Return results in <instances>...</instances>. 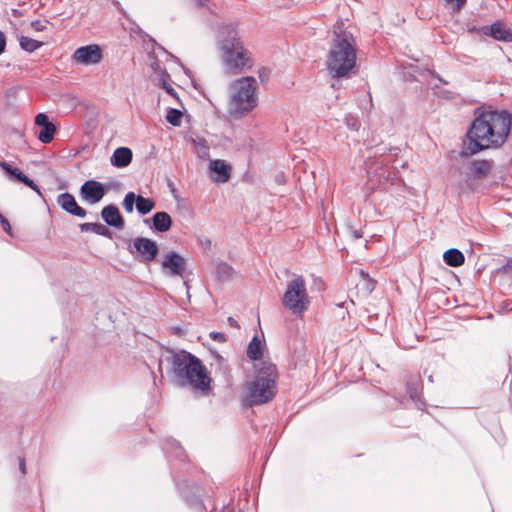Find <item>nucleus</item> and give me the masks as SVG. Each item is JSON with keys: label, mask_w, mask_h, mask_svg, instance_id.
Instances as JSON below:
<instances>
[{"label": "nucleus", "mask_w": 512, "mask_h": 512, "mask_svg": "<svg viewBox=\"0 0 512 512\" xmlns=\"http://www.w3.org/2000/svg\"><path fill=\"white\" fill-rule=\"evenodd\" d=\"M155 201L142 195H137L136 210L141 215L150 213L155 208Z\"/></svg>", "instance_id": "nucleus-26"}, {"label": "nucleus", "mask_w": 512, "mask_h": 512, "mask_svg": "<svg viewBox=\"0 0 512 512\" xmlns=\"http://www.w3.org/2000/svg\"><path fill=\"white\" fill-rule=\"evenodd\" d=\"M506 267H507L508 269L512 270V258H510V259L507 261Z\"/></svg>", "instance_id": "nucleus-47"}, {"label": "nucleus", "mask_w": 512, "mask_h": 512, "mask_svg": "<svg viewBox=\"0 0 512 512\" xmlns=\"http://www.w3.org/2000/svg\"><path fill=\"white\" fill-rule=\"evenodd\" d=\"M467 32L469 34H477V35H487V26H476V25H467Z\"/></svg>", "instance_id": "nucleus-34"}, {"label": "nucleus", "mask_w": 512, "mask_h": 512, "mask_svg": "<svg viewBox=\"0 0 512 512\" xmlns=\"http://www.w3.org/2000/svg\"><path fill=\"white\" fill-rule=\"evenodd\" d=\"M264 344L258 336H254L249 342L246 350L247 357L250 360L257 361L263 357Z\"/></svg>", "instance_id": "nucleus-22"}, {"label": "nucleus", "mask_w": 512, "mask_h": 512, "mask_svg": "<svg viewBox=\"0 0 512 512\" xmlns=\"http://www.w3.org/2000/svg\"><path fill=\"white\" fill-rule=\"evenodd\" d=\"M101 217L105 223L117 229H123L125 221L117 206L110 204L102 208Z\"/></svg>", "instance_id": "nucleus-16"}, {"label": "nucleus", "mask_w": 512, "mask_h": 512, "mask_svg": "<svg viewBox=\"0 0 512 512\" xmlns=\"http://www.w3.org/2000/svg\"><path fill=\"white\" fill-rule=\"evenodd\" d=\"M459 189L461 193L474 192L476 189L474 179L471 176H467L465 183L460 185Z\"/></svg>", "instance_id": "nucleus-31"}, {"label": "nucleus", "mask_w": 512, "mask_h": 512, "mask_svg": "<svg viewBox=\"0 0 512 512\" xmlns=\"http://www.w3.org/2000/svg\"><path fill=\"white\" fill-rule=\"evenodd\" d=\"M72 59L76 63L85 66L95 65L102 61L103 50L97 44L81 46L74 51Z\"/></svg>", "instance_id": "nucleus-11"}, {"label": "nucleus", "mask_w": 512, "mask_h": 512, "mask_svg": "<svg viewBox=\"0 0 512 512\" xmlns=\"http://www.w3.org/2000/svg\"><path fill=\"white\" fill-rule=\"evenodd\" d=\"M137 195L134 192H128L122 202L123 208L127 213H132L134 205L136 206Z\"/></svg>", "instance_id": "nucleus-29"}, {"label": "nucleus", "mask_w": 512, "mask_h": 512, "mask_svg": "<svg viewBox=\"0 0 512 512\" xmlns=\"http://www.w3.org/2000/svg\"><path fill=\"white\" fill-rule=\"evenodd\" d=\"M276 366L264 361L255 379L247 384L246 406L253 407L270 401L276 394Z\"/></svg>", "instance_id": "nucleus-5"}, {"label": "nucleus", "mask_w": 512, "mask_h": 512, "mask_svg": "<svg viewBox=\"0 0 512 512\" xmlns=\"http://www.w3.org/2000/svg\"><path fill=\"white\" fill-rule=\"evenodd\" d=\"M19 45L24 51L32 53L39 49L43 43L27 36H21L19 38Z\"/></svg>", "instance_id": "nucleus-27"}, {"label": "nucleus", "mask_w": 512, "mask_h": 512, "mask_svg": "<svg viewBox=\"0 0 512 512\" xmlns=\"http://www.w3.org/2000/svg\"><path fill=\"white\" fill-rule=\"evenodd\" d=\"M351 234H352L354 239H360L363 236L362 233L360 231H358V230H352Z\"/></svg>", "instance_id": "nucleus-46"}, {"label": "nucleus", "mask_w": 512, "mask_h": 512, "mask_svg": "<svg viewBox=\"0 0 512 512\" xmlns=\"http://www.w3.org/2000/svg\"><path fill=\"white\" fill-rule=\"evenodd\" d=\"M57 204L68 214L84 218L87 215V211L78 205L75 197L68 193H62L57 197Z\"/></svg>", "instance_id": "nucleus-15"}, {"label": "nucleus", "mask_w": 512, "mask_h": 512, "mask_svg": "<svg viewBox=\"0 0 512 512\" xmlns=\"http://www.w3.org/2000/svg\"><path fill=\"white\" fill-rule=\"evenodd\" d=\"M356 66V48L352 33L334 31L326 57V67L334 79L349 77Z\"/></svg>", "instance_id": "nucleus-3"}, {"label": "nucleus", "mask_w": 512, "mask_h": 512, "mask_svg": "<svg viewBox=\"0 0 512 512\" xmlns=\"http://www.w3.org/2000/svg\"><path fill=\"white\" fill-rule=\"evenodd\" d=\"M467 0H445L446 3L453 5V11H459L466 3Z\"/></svg>", "instance_id": "nucleus-36"}, {"label": "nucleus", "mask_w": 512, "mask_h": 512, "mask_svg": "<svg viewBox=\"0 0 512 512\" xmlns=\"http://www.w3.org/2000/svg\"><path fill=\"white\" fill-rule=\"evenodd\" d=\"M361 275L364 277V278H367L368 279V289L370 291H372L375 287V284H374V281L372 279L369 278V275L367 273H365L364 271H361Z\"/></svg>", "instance_id": "nucleus-43"}, {"label": "nucleus", "mask_w": 512, "mask_h": 512, "mask_svg": "<svg viewBox=\"0 0 512 512\" xmlns=\"http://www.w3.org/2000/svg\"><path fill=\"white\" fill-rule=\"evenodd\" d=\"M191 143H192L194 150L197 153L199 158H201V159L209 158L210 147L205 138L200 137V136L191 138Z\"/></svg>", "instance_id": "nucleus-25"}, {"label": "nucleus", "mask_w": 512, "mask_h": 512, "mask_svg": "<svg viewBox=\"0 0 512 512\" xmlns=\"http://www.w3.org/2000/svg\"><path fill=\"white\" fill-rule=\"evenodd\" d=\"M219 44L225 69L230 74H237L249 64L247 50L243 47L239 33L234 24H227L219 31Z\"/></svg>", "instance_id": "nucleus-4"}, {"label": "nucleus", "mask_w": 512, "mask_h": 512, "mask_svg": "<svg viewBox=\"0 0 512 512\" xmlns=\"http://www.w3.org/2000/svg\"><path fill=\"white\" fill-rule=\"evenodd\" d=\"M227 322L229 326L240 329L239 323L233 317H228Z\"/></svg>", "instance_id": "nucleus-45"}, {"label": "nucleus", "mask_w": 512, "mask_h": 512, "mask_svg": "<svg viewBox=\"0 0 512 512\" xmlns=\"http://www.w3.org/2000/svg\"><path fill=\"white\" fill-rule=\"evenodd\" d=\"M6 38L3 32L0 31V55L5 51Z\"/></svg>", "instance_id": "nucleus-42"}, {"label": "nucleus", "mask_w": 512, "mask_h": 512, "mask_svg": "<svg viewBox=\"0 0 512 512\" xmlns=\"http://www.w3.org/2000/svg\"><path fill=\"white\" fill-rule=\"evenodd\" d=\"M133 158L132 150L128 147H118L114 150L110 163L112 166L117 168L127 167Z\"/></svg>", "instance_id": "nucleus-20"}, {"label": "nucleus", "mask_w": 512, "mask_h": 512, "mask_svg": "<svg viewBox=\"0 0 512 512\" xmlns=\"http://www.w3.org/2000/svg\"><path fill=\"white\" fill-rule=\"evenodd\" d=\"M209 168L213 173H215L213 178L215 182H227L231 176V166L225 160H212Z\"/></svg>", "instance_id": "nucleus-18"}, {"label": "nucleus", "mask_w": 512, "mask_h": 512, "mask_svg": "<svg viewBox=\"0 0 512 512\" xmlns=\"http://www.w3.org/2000/svg\"><path fill=\"white\" fill-rule=\"evenodd\" d=\"M497 41L512 42V30L503 22L496 21L491 26H487V35Z\"/></svg>", "instance_id": "nucleus-19"}, {"label": "nucleus", "mask_w": 512, "mask_h": 512, "mask_svg": "<svg viewBox=\"0 0 512 512\" xmlns=\"http://www.w3.org/2000/svg\"><path fill=\"white\" fill-rule=\"evenodd\" d=\"M443 259L445 263L451 267H458L465 261L463 253L456 248H451L445 251L443 254Z\"/></svg>", "instance_id": "nucleus-24"}, {"label": "nucleus", "mask_w": 512, "mask_h": 512, "mask_svg": "<svg viewBox=\"0 0 512 512\" xmlns=\"http://www.w3.org/2000/svg\"><path fill=\"white\" fill-rule=\"evenodd\" d=\"M345 124L350 130H358L360 127V122L356 116L347 115L345 117Z\"/></svg>", "instance_id": "nucleus-32"}, {"label": "nucleus", "mask_w": 512, "mask_h": 512, "mask_svg": "<svg viewBox=\"0 0 512 512\" xmlns=\"http://www.w3.org/2000/svg\"><path fill=\"white\" fill-rule=\"evenodd\" d=\"M512 131V115L506 110L478 108L468 131L467 152L462 155H474L487 149H499Z\"/></svg>", "instance_id": "nucleus-1"}, {"label": "nucleus", "mask_w": 512, "mask_h": 512, "mask_svg": "<svg viewBox=\"0 0 512 512\" xmlns=\"http://www.w3.org/2000/svg\"><path fill=\"white\" fill-rule=\"evenodd\" d=\"M230 90L228 114L231 118L240 119L257 106L258 97L254 77H242L233 81Z\"/></svg>", "instance_id": "nucleus-6"}, {"label": "nucleus", "mask_w": 512, "mask_h": 512, "mask_svg": "<svg viewBox=\"0 0 512 512\" xmlns=\"http://www.w3.org/2000/svg\"><path fill=\"white\" fill-rule=\"evenodd\" d=\"M0 167L9 176L10 180H16L18 182H21L24 185L31 188L32 190H34L39 196H42V193L39 187L35 184V182L32 179H30L27 175H25L19 168L12 167L6 161H1Z\"/></svg>", "instance_id": "nucleus-14"}, {"label": "nucleus", "mask_w": 512, "mask_h": 512, "mask_svg": "<svg viewBox=\"0 0 512 512\" xmlns=\"http://www.w3.org/2000/svg\"><path fill=\"white\" fill-rule=\"evenodd\" d=\"M94 233L109 239L112 238V232L105 225L100 223H96Z\"/></svg>", "instance_id": "nucleus-33"}, {"label": "nucleus", "mask_w": 512, "mask_h": 512, "mask_svg": "<svg viewBox=\"0 0 512 512\" xmlns=\"http://www.w3.org/2000/svg\"><path fill=\"white\" fill-rule=\"evenodd\" d=\"M35 125L41 127L37 137L38 140L44 144L50 143L54 139L56 133V126L49 120L45 113H38L35 116Z\"/></svg>", "instance_id": "nucleus-13"}, {"label": "nucleus", "mask_w": 512, "mask_h": 512, "mask_svg": "<svg viewBox=\"0 0 512 512\" xmlns=\"http://www.w3.org/2000/svg\"><path fill=\"white\" fill-rule=\"evenodd\" d=\"M163 363H167V372L180 386H190L205 393L210 390L211 377L202 361L185 350L167 349L159 359L158 372L163 377Z\"/></svg>", "instance_id": "nucleus-2"}, {"label": "nucleus", "mask_w": 512, "mask_h": 512, "mask_svg": "<svg viewBox=\"0 0 512 512\" xmlns=\"http://www.w3.org/2000/svg\"><path fill=\"white\" fill-rule=\"evenodd\" d=\"M19 469L23 475L26 474V463L24 457H19Z\"/></svg>", "instance_id": "nucleus-44"}, {"label": "nucleus", "mask_w": 512, "mask_h": 512, "mask_svg": "<svg viewBox=\"0 0 512 512\" xmlns=\"http://www.w3.org/2000/svg\"><path fill=\"white\" fill-rule=\"evenodd\" d=\"M282 305L293 314H302L308 310L310 297L303 276L296 275L288 281L282 297Z\"/></svg>", "instance_id": "nucleus-7"}, {"label": "nucleus", "mask_w": 512, "mask_h": 512, "mask_svg": "<svg viewBox=\"0 0 512 512\" xmlns=\"http://www.w3.org/2000/svg\"><path fill=\"white\" fill-rule=\"evenodd\" d=\"M196 2H198L200 5H205L208 0H195Z\"/></svg>", "instance_id": "nucleus-48"}, {"label": "nucleus", "mask_w": 512, "mask_h": 512, "mask_svg": "<svg viewBox=\"0 0 512 512\" xmlns=\"http://www.w3.org/2000/svg\"><path fill=\"white\" fill-rule=\"evenodd\" d=\"M209 336L211 339H213L214 341H217L219 343H225L227 341L225 334L221 333V332L212 331L209 334Z\"/></svg>", "instance_id": "nucleus-35"}, {"label": "nucleus", "mask_w": 512, "mask_h": 512, "mask_svg": "<svg viewBox=\"0 0 512 512\" xmlns=\"http://www.w3.org/2000/svg\"><path fill=\"white\" fill-rule=\"evenodd\" d=\"M332 87H333V88H336V87H337L336 83H333V84H332Z\"/></svg>", "instance_id": "nucleus-50"}, {"label": "nucleus", "mask_w": 512, "mask_h": 512, "mask_svg": "<svg viewBox=\"0 0 512 512\" xmlns=\"http://www.w3.org/2000/svg\"><path fill=\"white\" fill-rule=\"evenodd\" d=\"M144 223L156 232L164 233L170 230L172 226V218L165 211L156 212L151 219H145Z\"/></svg>", "instance_id": "nucleus-17"}, {"label": "nucleus", "mask_w": 512, "mask_h": 512, "mask_svg": "<svg viewBox=\"0 0 512 512\" xmlns=\"http://www.w3.org/2000/svg\"><path fill=\"white\" fill-rule=\"evenodd\" d=\"M429 381H430V382H433V378H432V376H429Z\"/></svg>", "instance_id": "nucleus-49"}, {"label": "nucleus", "mask_w": 512, "mask_h": 512, "mask_svg": "<svg viewBox=\"0 0 512 512\" xmlns=\"http://www.w3.org/2000/svg\"><path fill=\"white\" fill-rule=\"evenodd\" d=\"M119 182L104 184L97 180H87L80 187V197L89 204H96L102 200L110 187H118Z\"/></svg>", "instance_id": "nucleus-10"}, {"label": "nucleus", "mask_w": 512, "mask_h": 512, "mask_svg": "<svg viewBox=\"0 0 512 512\" xmlns=\"http://www.w3.org/2000/svg\"><path fill=\"white\" fill-rule=\"evenodd\" d=\"M161 266L165 274L183 277L186 269V260L178 252L170 251L163 258Z\"/></svg>", "instance_id": "nucleus-12"}, {"label": "nucleus", "mask_w": 512, "mask_h": 512, "mask_svg": "<svg viewBox=\"0 0 512 512\" xmlns=\"http://www.w3.org/2000/svg\"><path fill=\"white\" fill-rule=\"evenodd\" d=\"M259 74V78L261 79V81H266L269 79V76H270V69L266 68V67H263L259 70L258 72Z\"/></svg>", "instance_id": "nucleus-40"}, {"label": "nucleus", "mask_w": 512, "mask_h": 512, "mask_svg": "<svg viewBox=\"0 0 512 512\" xmlns=\"http://www.w3.org/2000/svg\"><path fill=\"white\" fill-rule=\"evenodd\" d=\"M371 150L372 149L367 150L369 154L365 156L366 159L364 162L367 175L371 180H373V178H378L379 185H384L390 177V173L385 168L387 160L383 158L382 153H380L382 149L376 148L373 155Z\"/></svg>", "instance_id": "nucleus-9"}, {"label": "nucleus", "mask_w": 512, "mask_h": 512, "mask_svg": "<svg viewBox=\"0 0 512 512\" xmlns=\"http://www.w3.org/2000/svg\"><path fill=\"white\" fill-rule=\"evenodd\" d=\"M471 173L474 179H481L488 175L492 169V161L490 160H475L471 163Z\"/></svg>", "instance_id": "nucleus-21"}, {"label": "nucleus", "mask_w": 512, "mask_h": 512, "mask_svg": "<svg viewBox=\"0 0 512 512\" xmlns=\"http://www.w3.org/2000/svg\"><path fill=\"white\" fill-rule=\"evenodd\" d=\"M0 223L2 225V228L5 232L8 234H11V225L9 221L0 213Z\"/></svg>", "instance_id": "nucleus-38"}, {"label": "nucleus", "mask_w": 512, "mask_h": 512, "mask_svg": "<svg viewBox=\"0 0 512 512\" xmlns=\"http://www.w3.org/2000/svg\"><path fill=\"white\" fill-rule=\"evenodd\" d=\"M127 251L136 261L149 264L156 259L159 253V247L157 242L153 239L136 237L129 242Z\"/></svg>", "instance_id": "nucleus-8"}, {"label": "nucleus", "mask_w": 512, "mask_h": 512, "mask_svg": "<svg viewBox=\"0 0 512 512\" xmlns=\"http://www.w3.org/2000/svg\"><path fill=\"white\" fill-rule=\"evenodd\" d=\"M162 88L171 96L173 97H176L177 96V93L176 91L174 90V88L168 84L165 80H163L162 82Z\"/></svg>", "instance_id": "nucleus-41"}, {"label": "nucleus", "mask_w": 512, "mask_h": 512, "mask_svg": "<svg viewBox=\"0 0 512 512\" xmlns=\"http://www.w3.org/2000/svg\"><path fill=\"white\" fill-rule=\"evenodd\" d=\"M183 117V113L176 108H170L166 115V120L172 126H179L181 124V120Z\"/></svg>", "instance_id": "nucleus-28"}, {"label": "nucleus", "mask_w": 512, "mask_h": 512, "mask_svg": "<svg viewBox=\"0 0 512 512\" xmlns=\"http://www.w3.org/2000/svg\"><path fill=\"white\" fill-rule=\"evenodd\" d=\"M217 273L220 278L227 279L231 277L233 273V268L227 263H221L217 267Z\"/></svg>", "instance_id": "nucleus-30"}, {"label": "nucleus", "mask_w": 512, "mask_h": 512, "mask_svg": "<svg viewBox=\"0 0 512 512\" xmlns=\"http://www.w3.org/2000/svg\"><path fill=\"white\" fill-rule=\"evenodd\" d=\"M31 27L35 30V31H44L47 27V22H43V21H40V20H36V21H32L31 22Z\"/></svg>", "instance_id": "nucleus-37"}, {"label": "nucleus", "mask_w": 512, "mask_h": 512, "mask_svg": "<svg viewBox=\"0 0 512 512\" xmlns=\"http://www.w3.org/2000/svg\"><path fill=\"white\" fill-rule=\"evenodd\" d=\"M163 450L167 454L173 455L175 458L184 461L186 454L180 443L174 439H167L163 444Z\"/></svg>", "instance_id": "nucleus-23"}, {"label": "nucleus", "mask_w": 512, "mask_h": 512, "mask_svg": "<svg viewBox=\"0 0 512 512\" xmlns=\"http://www.w3.org/2000/svg\"><path fill=\"white\" fill-rule=\"evenodd\" d=\"M95 225H96V223H81L79 225V228L82 232H93L94 233Z\"/></svg>", "instance_id": "nucleus-39"}]
</instances>
